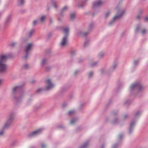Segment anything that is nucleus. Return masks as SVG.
Returning <instances> with one entry per match:
<instances>
[{
  "mask_svg": "<svg viewBox=\"0 0 148 148\" xmlns=\"http://www.w3.org/2000/svg\"><path fill=\"white\" fill-rule=\"evenodd\" d=\"M8 56H1L0 60V72L5 71L7 68L5 62L8 58Z\"/></svg>",
  "mask_w": 148,
  "mask_h": 148,
  "instance_id": "1",
  "label": "nucleus"
},
{
  "mask_svg": "<svg viewBox=\"0 0 148 148\" xmlns=\"http://www.w3.org/2000/svg\"><path fill=\"white\" fill-rule=\"evenodd\" d=\"M125 13V10L119 11L118 12V14L113 18L111 21L110 23L111 24L112 23V22H113L119 19Z\"/></svg>",
  "mask_w": 148,
  "mask_h": 148,
  "instance_id": "2",
  "label": "nucleus"
},
{
  "mask_svg": "<svg viewBox=\"0 0 148 148\" xmlns=\"http://www.w3.org/2000/svg\"><path fill=\"white\" fill-rule=\"evenodd\" d=\"M34 46V44L33 42H30L28 43L25 47V52L27 53L28 51L32 49Z\"/></svg>",
  "mask_w": 148,
  "mask_h": 148,
  "instance_id": "3",
  "label": "nucleus"
},
{
  "mask_svg": "<svg viewBox=\"0 0 148 148\" xmlns=\"http://www.w3.org/2000/svg\"><path fill=\"white\" fill-rule=\"evenodd\" d=\"M135 30L136 32L137 33L141 31V33L142 35L145 34L147 32V30L145 29H142L140 26H137Z\"/></svg>",
  "mask_w": 148,
  "mask_h": 148,
  "instance_id": "4",
  "label": "nucleus"
},
{
  "mask_svg": "<svg viewBox=\"0 0 148 148\" xmlns=\"http://www.w3.org/2000/svg\"><path fill=\"white\" fill-rule=\"evenodd\" d=\"M42 130V129H40L38 130L34 131V132L30 134L29 135V136L32 137L36 136L38 134L40 133L41 132Z\"/></svg>",
  "mask_w": 148,
  "mask_h": 148,
  "instance_id": "5",
  "label": "nucleus"
},
{
  "mask_svg": "<svg viewBox=\"0 0 148 148\" xmlns=\"http://www.w3.org/2000/svg\"><path fill=\"white\" fill-rule=\"evenodd\" d=\"M46 84L47 85L46 87V88L47 90L49 89L54 86L53 85L51 82L50 79H48L46 81Z\"/></svg>",
  "mask_w": 148,
  "mask_h": 148,
  "instance_id": "6",
  "label": "nucleus"
},
{
  "mask_svg": "<svg viewBox=\"0 0 148 148\" xmlns=\"http://www.w3.org/2000/svg\"><path fill=\"white\" fill-rule=\"evenodd\" d=\"M67 42V36H65L64 37L61 41V45L62 46H64L66 45Z\"/></svg>",
  "mask_w": 148,
  "mask_h": 148,
  "instance_id": "7",
  "label": "nucleus"
},
{
  "mask_svg": "<svg viewBox=\"0 0 148 148\" xmlns=\"http://www.w3.org/2000/svg\"><path fill=\"white\" fill-rule=\"evenodd\" d=\"M103 3V2L99 0L94 2L93 3V6L94 7H97L101 5Z\"/></svg>",
  "mask_w": 148,
  "mask_h": 148,
  "instance_id": "8",
  "label": "nucleus"
},
{
  "mask_svg": "<svg viewBox=\"0 0 148 148\" xmlns=\"http://www.w3.org/2000/svg\"><path fill=\"white\" fill-rule=\"evenodd\" d=\"M135 87H138L139 90H140L142 88V86L140 84L138 83H135V84H132L131 86L132 88H133Z\"/></svg>",
  "mask_w": 148,
  "mask_h": 148,
  "instance_id": "9",
  "label": "nucleus"
},
{
  "mask_svg": "<svg viewBox=\"0 0 148 148\" xmlns=\"http://www.w3.org/2000/svg\"><path fill=\"white\" fill-rule=\"evenodd\" d=\"M45 54L46 55H52L53 53V51L50 49L45 50Z\"/></svg>",
  "mask_w": 148,
  "mask_h": 148,
  "instance_id": "10",
  "label": "nucleus"
},
{
  "mask_svg": "<svg viewBox=\"0 0 148 148\" xmlns=\"http://www.w3.org/2000/svg\"><path fill=\"white\" fill-rule=\"evenodd\" d=\"M12 118L13 117L12 116H11L10 117V118L8 121V123H6L5 124L4 127V128H6L8 127V126L10 124V122H11V121H12Z\"/></svg>",
  "mask_w": 148,
  "mask_h": 148,
  "instance_id": "11",
  "label": "nucleus"
},
{
  "mask_svg": "<svg viewBox=\"0 0 148 148\" xmlns=\"http://www.w3.org/2000/svg\"><path fill=\"white\" fill-rule=\"evenodd\" d=\"M70 54L71 55H77L78 51L76 50L72 49L70 51Z\"/></svg>",
  "mask_w": 148,
  "mask_h": 148,
  "instance_id": "12",
  "label": "nucleus"
},
{
  "mask_svg": "<svg viewBox=\"0 0 148 148\" xmlns=\"http://www.w3.org/2000/svg\"><path fill=\"white\" fill-rule=\"evenodd\" d=\"M63 31L65 34H66L69 31V29L68 27H64L63 28Z\"/></svg>",
  "mask_w": 148,
  "mask_h": 148,
  "instance_id": "13",
  "label": "nucleus"
},
{
  "mask_svg": "<svg viewBox=\"0 0 148 148\" xmlns=\"http://www.w3.org/2000/svg\"><path fill=\"white\" fill-rule=\"evenodd\" d=\"M19 87L18 86H16L13 88V92L14 93L16 91L18 90L19 89Z\"/></svg>",
  "mask_w": 148,
  "mask_h": 148,
  "instance_id": "14",
  "label": "nucleus"
},
{
  "mask_svg": "<svg viewBox=\"0 0 148 148\" xmlns=\"http://www.w3.org/2000/svg\"><path fill=\"white\" fill-rule=\"evenodd\" d=\"M46 16H42L40 19V21L41 22H43L46 19Z\"/></svg>",
  "mask_w": 148,
  "mask_h": 148,
  "instance_id": "15",
  "label": "nucleus"
},
{
  "mask_svg": "<svg viewBox=\"0 0 148 148\" xmlns=\"http://www.w3.org/2000/svg\"><path fill=\"white\" fill-rule=\"evenodd\" d=\"M89 42L88 40H86L85 41L84 44V46L85 47H86L89 44Z\"/></svg>",
  "mask_w": 148,
  "mask_h": 148,
  "instance_id": "16",
  "label": "nucleus"
},
{
  "mask_svg": "<svg viewBox=\"0 0 148 148\" xmlns=\"http://www.w3.org/2000/svg\"><path fill=\"white\" fill-rule=\"evenodd\" d=\"M99 55L100 56H103L106 55V52L103 51H101L99 52Z\"/></svg>",
  "mask_w": 148,
  "mask_h": 148,
  "instance_id": "17",
  "label": "nucleus"
},
{
  "mask_svg": "<svg viewBox=\"0 0 148 148\" xmlns=\"http://www.w3.org/2000/svg\"><path fill=\"white\" fill-rule=\"evenodd\" d=\"M18 3L19 5H21L25 3V0H18Z\"/></svg>",
  "mask_w": 148,
  "mask_h": 148,
  "instance_id": "18",
  "label": "nucleus"
},
{
  "mask_svg": "<svg viewBox=\"0 0 148 148\" xmlns=\"http://www.w3.org/2000/svg\"><path fill=\"white\" fill-rule=\"evenodd\" d=\"M87 34V33H85L84 34L82 32H80V31H79V32H78V33L77 34L79 35H82L83 36H85Z\"/></svg>",
  "mask_w": 148,
  "mask_h": 148,
  "instance_id": "19",
  "label": "nucleus"
},
{
  "mask_svg": "<svg viewBox=\"0 0 148 148\" xmlns=\"http://www.w3.org/2000/svg\"><path fill=\"white\" fill-rule=\"evenodd\" d=\"M111 12L110 11H108L106 12L105 14V16L106 17H107L110 14Z\"/></svg>",
  "mask_w": 148,
  "mask_h": 148,
  "instance_id": "20",
  "label": "nucleus"
},
{
  "mask_svg": "<svg viewBox=\"0 0 148 148\" xmlns=\"http://www.w3.org/2000/svg\"><path fill=\"white\" fill-rule=\"evenodd\" d=\"M24 67L25 69H27L29 68V66L27 64H26L24 65Z\"/></svg>",
  "mask_w": 148,
  "mask_h": 148,
  "instance_id": "21",
  "label": "nucleus"
},
{
  "mask_svg": "<svg viewBox=\"0 0 148 148\" xmlns=\"http://www.w3.org/2000/svg\"><path fill=\"white\" fill-rule=\"evenodd\" d=\"M70 17L71 19L74 18L75 17V14L74 13H71L70 15Z\"/></svg>",
  "mask_w": 148,
  "mask_h": 148,
  "instance_id": "22",
  "label": "nucleus"
},
{
  "mask_svg": "<svg viewBox=\"0 0 148 148\" xmlns=\"http://www.w3.org/2000/svg\"><path fill=\"white\" fill-rule=\"evenodd\" d=\"M46 60L45 59H43L42 60V64H44L46 63Z\"/></svg>",
  "mask_w": 148,
  "mask_h": 148,
  "instance_id": "23",
  "label": "nucleus"
},
{
  "mask_svg": "<svg viewBox=\"0 0 148 148\" xmlns=\"http://www.w3.org/2000/svg\"><path fill=\"white\" fill-rule=\"evenodd\" d=\"M67 9V7L66 6H64L62 9V11H64L66 10Z\"/></svg>",
  "mask_w": 148,
  "mask_h": 148,
  "instance_id": "24",
  "label": "nucleus"
},
{
  "mask_svg": "<svg viewBox=\"0 0 148 148\" xmlns=\"http://www.w3.org/2000/svg\"><path fill=\"white\" fill-rule=\"evenodd\" d=\"M88 145L87 143H85L84 145L82 146V147H81V148H84L85 147H86Z\"/></svg>",
  "mask_w": 148,
  "mask_h": 148,
  "instance_id": "25",
  "label": "nucleus"
},
{
  "mask_svg": "<svg viewBox=\"0 0 148 148\" xmlns=\"http://www.w3.org/2000/svg\"><path fill=\"white\" fill-rule=\"evenodd\" d=\"M74 112V111L73 110L70 111L69 112V115L71 114L72 113H73Z\"/></svg>",
  "mask_w": 148,
  "mask_h": 148,
  "instance_id": "26",
  "label": "nucleus"
},
{
  "mask_svg": "<svg viewBox=\"0 0 148 148\" xmlns=\"http://www.w3.org/2000/svg\"><path fill=\"white\" fill-rule=\"evenodd\" d=\"M75 121H76L75 120L73 119L71 120V124H73L75 122Z\"/></svg>",
  "mask_w": 148,
  "mask_h": 148,
  "instance_id": "27",
  "label": "nucleus"
},
{
  "mask_svg": "<svg viewBox=\"0 0 148 148\" xmlns=\"http://www.w3.org/2000/svg\"><path fill=\"white\" fill-rule=\"evenodd\" d=\"M92 74H93V73L92 72H90L89 73V77H91L92 75Z\"/></svg>",
  "mask_w": 148,
  "mask_h": 148,
  "instance_id": "28",
  "label": "nucleus"
},
{
  "mask_svg": "<svg viewBox=\"0 0 148 148\" xmlns=\"http://www.w3.org/2000/svg\"><path fill=\"white\" fill-rule=\"evenodd\" d=\"M4 133V131L3 130H2L0 132V136L2 135Z\"/></svg>",
  "mask_w": 148,
  "mask_h": 148,
  "instance_id": "29",
  "label": "nucleus"
},
{
  "mask_svg": "<svg viewBox=\"0 0 148 148\" xmlns=\"http://www.w3.org/2000/svg\"><path fill=\"white\" fill-rule=\"evenodd\" d=\"M38 22V21L36 20H34L33 21V23L34 25H35Z\"/></svg>",
  "mask_w": 148,
  "mask_h": 148,
  "instance_id": "30",
  "label": "nucleus"
},
{
  "mask_svg": "<svg viewBox=\"0 0 148 148\" xmlns=\"http://www.w3.org/2000/svg\"><path fill=\"white\" fill-rule=\"evenodd\" d=\"M46 147L45 145V144H42L41 145L42 148H44Z\"/></svg>",
  "mask_w": 148,
  "mask_h": 148,
  "instance_id": "31",
  "label": "nucleus"
},
{
  "mask_svg": "<svg viewBox=\"0 0 148 148\" xmlns=\"http://www.w3.org/2000/svg\"><path fill=\"white\" fill-rule=\"evenodd\" d=\"M134 123H132L131 124V125H130V126L131 127H132V126H133V125H134Z\"/></svg>",
  "mask_w": 148,
  "mask_h": 148,
  "instance_id": "32",
  "label": "nucleus"
},
{
  "mask_svg": "<svg viewBox=\"0 0 148 148\" xmlns=\"http://www.w3.org/2000/svg\"><path fill=\"white\" fill-rule=\"evenodd\" d=\"M145 20L146 21H148V16L145 18Z\"/></svg>",
  "mask_w": 148,
  "mask_h": 148,
  "instance_id": "33",
  "label": "nucleus"
},
{
  "mask_svg": "<svg viewBox=\"0 0 148 148\" xmlns=\"http://www.w3.org/2000/svg\"><path fill=\"white\" fill-rule=\"evenodd\" d=\"M138 62L137 60H136L134 61V63L135 64H136V63Z\"/></svg>",
  "mask_w": 148,
  "mask_h": 148,
  "instance_id": "34",
  "label": "nucleus"
},
{
  "mask_svg": "<svg viewBox=\"0 0 148 148\" xmlns=\"http://www.w3.org/2000/svg\"><path fill=\"white\" fill-rule=\"evenodd\" d=\"M42 90V89H39L37 90L38 92H39L40 91H41Z\"/></svg>",
  "mask_w": 148,
  "mask_h": 148,
  "instance_id": "35",
  "label": "nucleus"
},
{
  "mask_svg": "<svg viewBox=\"0 0 148 148\" xmlns=\"http://www.w3.org/2000/svg\"><path fill=\"white\" fill-rule=\"evenodd\" d=\"M122 137V135H120L119 136V138H121Z\"/></svg>",
  "mask_w": 148,
  "mask_h": 148,
  "instance_id": "36",
  "label": "nucleus"
},
{
  "mask_svg": "<svg viewBox=\"0 0 148 148\" xmlns=\"http://www.w3.org/2000/svg\"><path fill=\"white\" fill-rule=\"evenodd\" d=\"M53 6L55 7V8H56V5L55 3L53 5Z\"/></svg>",
  "mask_w": 148,
  "mask_h": 148,
  "instance_id": "37",
  "label": "nucleus"
},
{
  "mask_svg": "<svg viewBox=\"0 0 148 148\" xmlns=\"http://www.w3.org/2000/svg\"><path fill=\"white\" fill-rule=\"evenodd\" d=\"M140 114V112H137L136 113V115H138Z\"/></svg>",
  "mask_w": 148,
  "mask_h": 148,
  "instance_id": "38",
  "label": "nucleus"
},
{
  "mask_svg": "<svg viewBox=\"0 0 148 148\" xmlns=\"http://www.w3.org/2000/svg\"><path fill=\"white\" fill-rule=\"evenodd\" d=\"M77 71H76L75 72V74H76L77 73Z\"/></svg>",
  "mask_w": 148,
  "mask_h": 148,
  "instance_id": "39",
  "label": "nucleus"
},
{
  "mask_svg": "<svg viewBox=\"0 0 148 148\" xmlns=\"http://www.w3.org/2000/svg\"><path fill=\"white\" fill-rule=\"evenodd\" d=\"M1 82H2L1 80L0 79V84H1Z\"/></svg>",
  "mask_w": 148,
  "mask_h": 148,
  "instance_id": "40",
  "label": "nucleus"
},
{
  "mask_svg": "<svg viewBox=\"0 0 148 148\" xmlns=\"http://www.w3.org/2000/svg\"><path fill=\"white\" fill-rule=\"evenodd\" d=\"M131 129H130V132H131Z\"/></svg>",
  "mask_w": 148,
  "mask_h": 148,
  "instance_id": "41",
  "label": "nucleus"
},
{
  "mask_svg": "<svg viewBox=\"0 0 148 148\" xmlns=\"http://www.w3.org/2000/svg\"><path fill=\"white\" fill-rule=\"evenodd\" d=\"M27 56H26L25 57V59H26V58H27Z\"/></svg>",
  "mask_w": 148,
  "mask_h": 148,
  "instance_id": "42",
  "label": "nucleus"
}]
</instances>
